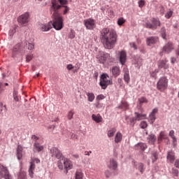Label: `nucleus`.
Returning a JSON list of instances; mask_svg holds the SVG:
<instances>
[{
    "label": "nucleus",
    "mask_w": 179,
    "mask_h": 179,
    "mask_svg": "<svg viewBox=\"0 0 179 179\" xmlns=\"http://www.w3.org/2000/svg\"><path fill=\"white\" fill-rule=\"evenodd\" d=\"M101 40L103 45L108 50H112L117 43V34L114 29L103 28L101 31Z\"/></svg>",
    "instance_id": "1"
},
{
    "label": "nucleus",
    "mask_w": 179,
    "mask_h": 179,
    "mask_svg": "<svg viewBox=\"0 0 179 179\" xmlns=\"http://www.w3.org/2000/svg\"><path fill=\"white\" fill-rule=\"evenodd\" d=\"M65 5H68V0H52L51 6H50V12L52 13L53 16L55 17V22H61V20H64L62 19V16L58 12L62 6H65Z\"/></svg>",
    "instance_id": "2"
},
{
    "label": "nucleus",
    "mask_w": 179,
    "mask_h": 179,
    "mask_svg": "<svg viewBox=\"0 0 179 179\" xmlns=\"http://www.w3.org/2000/svg\"><path fill=\"white\" fill-rule=\"evenodd\" d=\"M52 21L49 22L48 24H41L40 25L41 31H50L52 27H54L55 30H62L64 28V20H60V22L59 21L56 22L54 14L52 15Z\"/></svg>",
    "instance_id": "3"
},
{
    "label": "nucleus",
    "mask_w": 179,
    "mask_h": 179,
    "mask_svg": "<svg viewBox=\"0 0 179 179\" xmlns=\"http://www.w3.org/2000/svg\"><path fill=\"white\" fill-rule=\"evenodd\" d=\"M113 85V80L107 73H103L101 76L99 86L101 89L106 90L108 86Z\"/></svg>",
    "instance_id": "4"
},
{
    "label": "nucleus",
    "mask_w": 179,
    "mask_h": 179,
    "mask_svg": "<svg viewBox=\"0 0 179 179\" xmlns=\"http://www.w3.org/2000/svg\"><path fill=\"white\" fill-rule=\"evenodd\" d=\"M150 22L149 21L145 22L144 24L145 27L146 29H150L151 30H156L157 27H160L162 26V22H160V20L159 18L152 17L151 18Z\"/></svg>",
    "instance_id": "5"
},
{
    "label": "nucleus",
    "mask_w": 179,
    "mask_h": 179,
    "mask_svg": "<svg viewBox=\"0 0 179 179\" xmlns=\"http://www.w3.org/2000/svg\"><path fill=\"white\" fill-rule=\"evenodd\" d=\"M169 86V80L166 77H162L159 78L157 83V89L160 92H164L167 87Z\"/></svg>",
    "instance_id": "6"
},
{
    "label": "nucleus",
    "mask_w": 179,
    "mask_h": 179,
    "mask_svg": "<svg viewBox=\"0 0 179 179\" xmlns=\"http://www.w3.org/2000/svg\"><path fill=\"white\" fill-rule=\"evenodd\" d=\"M34 163L38 164V163H40V159L37 158H34L31 160L29 163L30 166L28 169V173L30 178H34V170H36V164H34Z\"/></svg>",
    "instance_id": "7"
},
{
    "label": "nucleus",
    "mask_w": 179,
    "mask_h": 179,
    "mask_svg": "<svg viewBox=\"0 0 179 179\" xmlns=\"http://www.w3.org/2000/svg\"><path fill=\"white\" fill-rule=\"evenodd\" d=\"M30 17V14L29 13H25L21 15H20L17 18V22L20 24V26H22L24 27L25 26H27V23H29Z\"/></svg>",
    "instance_id": "8"
},
{
    "label": "nucleus",
    "mask_w": 179,
    "mask_h": 179,
    "mask_svg": "<svg viewBox=\"0 0 179 179\" xmlns=\"http://www.w3.org/2000/svg\"><path fill=\"white\" fill-rule=\"evenodd\" d=\"M3 177L5 179H12V176L9 173L8 168L3 165H0V179Z\"/></svg>",
    "instance_id": "9"
},
{
    "label": "nucleus",
    "mask_w": 179,
    "mask_h": 179,
    "mask_svg": "<svg viewBox=\"0 0 179 179\" xmlns=\"http://www.w3.org/2000/svg\"><path fill=\"white\" fill-rule=\"evenodd\" d=\"M50 154L51 157H55V159H62V152L56 147L50 148Z\"/></svg>",
    "instance_id": "10"
},
{
    "label": "nucleus",
    "mask_w": 179,
    "mask_h": 179,
    "mask_svg": "<svg viewBox=\"0 0 179 179\" xmlns=\"http://www.w3.org/2000/svg\"><path fill=\"white\" fill-rule=\"evenodd\" d=\"M96 58L100 64H104L107 59H110V55L104 52H99Z\"/></svg>",
    "instance_id": "11"
},
{
    "label": "nucleus",
    "mask_w": 179,
    "mask_h": 179,
    "mask_svg": "<svg viewBox=\"0 0 179 179\" xmlns=\"http://www.w3.org/2000/svg\"><path fill=\"white\" fill-rule=\"evenodd\" d=\"M84 24L88 30H93V29L96 27V21L92 18H90L84 20Z\"/></svg>",
    "instance_id": "12"
},
{
    "label": "nucleus",
    "mask_w": 179,
    "mask_h": 179,
    "mask_svg": "<svg viewBox=\"0 0 179 179\" xmlns=\"http://www.w3.org/2000/svg\"><path fill=\"white\" fill-rule=\"evenodd\" d=\"M174 50V44L171 42H168L163 48V51L166 54H170Z\"/></svg>",
    "instance_id": "13"
},
{
    "label": "nucleus",
    "mask_w": 179,
    "mask_h": 179,
    "mask_svg": "<svg viewBox=\"0 0 179 179\" xmlns=\"http://www.w3.org/2000/svg\"><path fill=\"white\" fill-rule=\"evenodd\" d=\"M135 117L131 120V122H135V121H141L146 118V114H141L138 112L134 113Z\"/></svg>",
    "instance_id": "14"
},
{
    "label": "nucleus",
    "mask_w": 179,
    "mask_h": 179,
    "mask_svg": "<svg viewBox=\"0 0 179 179\" xmlns=\"http://www.w3.org/2000/svg\"><path fill=\"white\" fill-rule=\"evenodd\" d=\"M159 38L157 36H150L146 39L147 45H153V44H156Z\"/></svg>",
    "instance_id": "15"
},
{
    "label": "nucleus",
    "mask_w": 179,
    "mask_h": 179,
    "mask_svg": "<svg viewBox=\"0 0 179 179\" xmlns=\"http://www.w3.org/2000/svg\"><path fill=\"white\" fill-rule=\"evenodd\" d=\"M120 62L122 65H124L127 62V52L124 50H122L120 52Z\"/></svg>",
    "instance_id": "16"
},
{
    "label": "nucleus",
    "mask_w": 179,
    "mask_h": 179,
    "mask_svg": "<svg viewBox=\"0 0 179 179\" xmlns=\"http://www.w3.org/2000/svg\"><path fill=\"white\" fill-rule=\"evenodd\" d=\"M108 167L111 170H115L118 167V164L117 163V161H115V159H111L109 162Z\"/></svg>",
    "instance_id": "17"
},
{
    "label": "nucleus",
    "mask_w": 179,
    "mask_h": 179,
    "mask_svg": "<svg viewBox=\"0 0 179 179\" xmlns=\"http://www.w3.org/2000/svg\"><path fill=\"white\" fill-rule=\"evenodd\" d=\"M64 166L66 170H71V169L73 167V165L72 164V162L68 159H65L64 160Z\"/></svg>",
    "instance_id": "18"
},
{
    "label": "nucleus",
    "mask_w": 179,
    "mask_h": 179,
    "mask_svg": "<svg viewBox=\"0 0 179 179\" xmlns=\"http://www.w3.org/2000/svg\"><path fill=\"white\" fill-rule=\"evenodd\" d=\"M159 69H169V64H167V60H161L158 64Z\"/></svg>",
    "instance_id": "19"
},
{
    "label": "nucleus",
    "mask_w": 179,
    "mask_h": 179,
    "mask_svg": "<svg viewBox=\"0 0 179 179\" xmlns=\"http://www.w3.org/2000/svg\"><path fill=\"white\" fill-rule=\"evenodd\" d=\"M110 72H112V75L117 78V76H119L121 71L120 70V67L118 66H114L111 69Z\"/></svg>",
    "instance_id": "20"
},
{
    "label": "nucleus",
    "mask_w": 179,
    "mask_h": 179,
    "mask_svg": "<svg viewBox=\"0 0 179 179\" xmlns=\"http://www.w3.org/2000/svg\"><path fill=\"white\" fill-rule=\"evenodd\" d=\"M92 119L93 120V121H95V122H101V121H103V117H101V115H100V114H93L92 115Z\"/></svg>",
    "instance_id": "21"
},
{
    "label": "nucleus",
    "mask_w": 179,
    "mask_h": 179,
    "mask_svg": "<svg viewBox=\"0 0 179 179\" xmlns=\"http://www.w3.org/2000/svg\"><path fill=\"white\" fill-rule=\"evenodd\" d=\"M163 139H166V141H169V136H167V134H166V132L161 131L158 137V142H162Z\"/></svg>",
    "instance_id": "22"
},
{
    "label": "nucleus",
    "mask_w": 179,
    "mask_h": 179,
    "mask_svg": "<svg viewBox=\"0 0 179 179\" xmlns=\"http://www.w3.org/2000/svg\"><path fill=\"white\" fill-rule=\"evenodd\" d=\"M44 149V147L41 145H40V143L36 142L34 144V150L36 152H41V150H43Z\"/></svg>",
    "instance_id": "23"
},
{
    "label": "nucleus",
    "mask_w": 179,
    "mask_h": 179,
    "mask_svg": "<svg viewBox=\"0 0 179 179\" xmlns=\"http://www.w3.org/2000/svg\"><path fill=\"white\" fill-rule=\"evenodd\" d=\"M122 141V134H121V132H117L115 136V143H121Z\"/></svg>",
    "instance_id": "24"
},
{
    "label": "nucleus",
    "mask_w": 179,
    "mask_h": 179,
    "mask_svg": "<svg viewBox=\"0 0 179 179\" xmlns=\"http://www.w3.org/2000/svg\"><path fill=\"white\" fill-rule=\"evenodd\" d=\"M147 148L148 146L146 145V144L143 143H139L136 145V148L140 150H145Z\"/></svg>",
    "instance_id": "25"
},
{
    "label": "nucleus",
    "mask_w": 179,
    "mask_h": 179,
    "mask_svg": "<svg viewBox=\"0 0 179 179\" xmlns=\"http://www.w3.org/2000/svg\"><path fill=\"white\" fill-rule=\"evenodd\" d=\"M167 159L169 161L171 162V163H173V162H174L176 157H174V152L173 151H169L168 152Z\"/></svg>",
    "instance_id": "26"
},
{
    "label": "nucleus",
    "mask_w": 179,
    "mask_h": 179,
    "mask_svg": "<svg viewBox=\"0 0 179 179\" xmlns=\"http://www.w3.org/2000/svg\"><path fill=\"white\" fill-rule=\"evenodd\" d=\"M148 140L150 143L155 145V142H156V136L155 134H150L148 136Z\"/></svg>",
    "instance_id": "27"
},
{
    "label": "nucleus",
    "mask_w": 179,
    "mask_h": 179,
    "mask_svg": "<svg viewBox=\"0 0 179 179\" xmlns=\"http://www.w3.org/2000/svg\"><path fill=\"white\" fill-rule=\"evenodd\" d=\"M24 45L26 48H27V50H29V51H31V50H34V43H31L27 42V41H25Z\"/></svg>",
    "instance_id": "28"
},
{
    "label": "nucleus",
    "mask_w": 179,
    "mask_h": 179,
    "mask_svg": "<svg viewBox=\"0 0 179 179\" xmlns=\"http://www.w3.org/2000/svg\"><path fill=\"white\" fill-rule=\"evenodd\" d=\"M138 103L141 106H142V104H148V103H149V100H148L146 97L142 96L138 99Z\"/></svg>",
    "instance_id": "29"
},
{
    "label": "nucleus",
    "mask_w": 179,
    "mask_h": 179,
    "mask_svg": "<svg viewBox=\"0 0 179 179\" xmlns=\"http://www.w3.org/2000/svg\"><path fill=\"white\" fill-rule=\"evenodd\" d=\"M115 132H117V129L115 128H112L108 131V138H113L114 136Z\"/></svg>",
    "instance_id": "30"
},
{
    "label": "nucleus",
    "mask_w": 179,
    "mask_h": 179,
    "mask_svg": "<svg viewBox=\"0 0 179 179\" xmlns=\"http://www.w3.org/2000/svg\"><path fill=\"white\" fill-rule=\"evenodd\" d=\"M86 94H87V97H88V99H87L88 101H90V103H92V101H94V98H95L94 94H93V93H90V92H87Z\"/></svg>",
    "instance_id": "31"
},
{
    "label": "nucleus",
    "mask_w": 179,
    "mask_h": 179,
    "mask_svg": "<svg viewBox=\"0 0 179 179\" xmlns=\"http://www.w3.org/2000/svg\"><path fill=\"white\" fill-rule=\"evenodd\" d=\"M17 179H27V174L25 171H21L18 174Z\"/></svg>",
    "instance_id": "32"
},
{
    "label": "nucleus",
    "mask_w": 179,
    "mask_h": 179,
    "mask_svg": "<svg viewBox=\"0 0 179 179\" xmlns=\"http://www.w3.org/2000/svg\"><path fill=\"white\" fill-rule=\"evenodd\" d=\"M160 33H161L162 38H164V40H166V37L167 34H166V27H162L161 28Z\"/></svg>",
    "instance_id": "33"
},
{
    "label": "nucleus",
    "mask_w": 179,
    "mask_h": 179,
    "mask_svg": "<svg viewBox=\"0 0 179 179\" xmlns=\"http://www.w3.org/2000/svg\"><path fill=\"white\" fill-rule=\"evenodd\" d=\"M16 33V28H12L8 31L9 38H13V35Z\"/></svg>",
    "instance_id": "34"
},
{
    "label": "nucleus",
    "mask_w": 179,
    "mask_h": 179,
    "mask_svg": "<svg viewBox=\"0 0 179 179\" xmlns=\"http://www.w3.org/2000/svg\"><path fill=\"white\" fill-rule=\"evenodd\" d=\"M8 111V108H6V105L3 106L2 102H0V114H3V111Z\"/></svg>",
    "instance_id": "35"
},
{
    "label": "nucleus",
    "mask_w": 179,
    "mask_h": 179,
    "mask_svg": "<svg viewBox=\"0 0 179 179\" xmlns=\"http://www.w3.org/2000/svg\"><path fill=\"white\" fill-rule=\"evenodd\" d=\"M129 106V105L128 104V103H127L125 101H122V104L119 106V108H122L123 110H127V109H128Z\"/></svg>",
    "instance_id": "36"
},
{
    "label": "nucleus",
    "mask_w": 179,
    "mask_h": 179,
    "mask_svg": "<svg viewBox=\"0 0 179 179\" xmlns=\"http://www.w3.org/2000/svg\"><path fill=\"white\" fill-rule=\"evenodd\" d=\"M126 22L127 20L124 19V17H120L117 20V24L118 26H122V24H124V23H125Z\"/></svg>",
    "instance_id": "37"
},
{
    "label": "nucleus",
    "mask_w": 179,
    "mask_h": 179,
    "mask_svg": "<svg viewBox=\"0 0 179 179\" xmlns=\"http://www.w3.org/2000/svg\"><path fill=\"white\" fill-rule=\"evenodd\" d=\"M83 178V173L80 171H77L76 173V179H82Z\"/></svg>",
    "instance_id": "38"
},
{
    "label": "nucleus",
    "mask_w": 179,
    "mask_h": 179,
    "mask_svg": "<svg viewBox=\"0 0 179 179\" xmlns=\"http://www.w3.org/2000/svg\"><path fill=\"white\" fill-rule=\"evenodd\" d=\"M140 127L142 129H145V128H148V122L146 121H142L140 124Z\"/></svg>",
    "instance_id": "39"
},
{
    "label": "nucleus",
    "mask_w": 179,
    "mask_h": 179,
    "mask_svg": "<svg viewBox=\"0 0 179 179\" xmlns=\"http://www.w3.org/2000/svg\"><path fill=\"white\" fill-rule=\"evenodd\" d=\"M173 10H169L168 11L166 14H165V17L166 19H170V17H171V16H173Z\"/></svg>",
    "instance_id": "40"
},
{
    "label": "nucleus",
    "mask_w": 179,
    "mask_h": 179,
    "mask_svg": "<svg viewBox=\"0 0 179 179\" xmlns=\"http://www.w3.org/2000/svg\"><path fill=\"white\" fill-rule=\"evenodd\" d=\"M13 99L15 101H19V96H17V91H13Z\"/></svg>",
    "instance_id": "41"
},
{
    "label": "nucleus",
    "mask_w": 179,
    "mask_h": 179,
    "mask_svg": "<svg viewBox=\"0 0 179 179\" xmlns=\"http://www.w3.org/2000/svg\"><path fill=\"white\" fill-rule=\"evenodd\" d=\"M150 120L152 122V124H153V122H155V120H156V115H153L152 113L150 114Z\"/></svg>",
    "instance_id": "42"
},
{
    "label": "nucleus",
    "mask_w": 179,
    "mask_h": 179,
    "mask_svg": "<svg viewBox=\"0 0 179 179\" xmlns=\"http://www.w3.org/2000/svg\"><path fill=\"white\" fill-rule=\"evenodd\" d=\"M124 79L127 82V83H129V73H125L124 75Z\"/></svg>",
    "instance_id": "43"
},
{
    "label": "nucleus",
    "mask_w": 179,
    "mask_h": 179,
    "mask_svg": "<svg viewBox=\"0 0 179 179\" xmlns=\"http://www.w3.org/2000/svg\"><path fill=\"white\" fill-rule=\"evenodd\" d=\"M80 63L78 62L76 66H74V68H76V69L74 70V73L78 72L80 69Z\"/></svg>",
    "instance_id": "44"
},
{
    "label": "nucleus",
    "mask_w": 179,
    "mask_h": 179,
    "mask_svg": "<svg viewBox=\"0 0 179 179\" xmlns=\"http://www.w3.org/2000/svg\"><path fill=\"white\" fill-rule=\"evenodd\" d=\"M33 59V55H28L26 56V62H30Z\"/></svg>",
    "instance_id": "45"
},
{
    "label": "nucleus",
    "mask_w": 179,
    "mask_h": 179,
    "mask_svg": "<svg viewBox=\"0 0 179 179\" xmlns=\"http://www.w3.org/2000/svg\"><path fill=\"white\" fill-rule=\"evenodd\" d=\"M67 118H68V120H72V118H73V113L72 110H70V111L68 113Z\"/></svg>",
    "instance_id": "46"
},
{
    "label": "nucleus",
    "mask_w": 179,
    "mask_h": 179,
    "mask_svg": "<svg viewBox=\"0 0 179 179\" xmlns=\"http://www.w3.org/2000/svg\"><path fill=\"white\" fill-rule=\"evenodd\" d=\"M157 73H159V70H158V69H156V70H155L154 71H152V72L150 73V76H151L152 78H156V75H157Z\"/></svg>",
    "instance_id": "47"
},
{
    "label": "nucleus",
    "mask_w": 179,
    "mask_h": 179,
    "mask_svg": "<svg viewBox=\"0 0 179 179\" xmlns=\"http://www.w3.org/2000/svg\"><path fill=\"white\" fill-rule=\"evenodd\" d=\"M138 6L139 8H143L145 6V0H140L138 1Z\"/></svg>",
    "instance_id": "48"
},
{
    "label": "nucleus",
    "mask_w": 179,
    "mask_h": 179,
    "mask_svg": "<svg viewBox=\"0 0 179 179\" xmlns=\"http://www.w3.org/2000/svg\"><path fill=\"white\" fill-rule=\"evenodd\" d=\"M138 170H140L141 173H143V164L139 163L138 166Z\"/></svg>",
    "instance_id": "49"
},
{
    "label": "nucleus",
    "mask_w": 179,
    "mask_h": 179,
    "mask_svg": "<svg viewBox=\"0 0 179 179\" xmlns=\"http://www.w3.org/2000/svg\"><path fill=\"white\" fill-rule=\"evenodd\" d=\"M63 8H65L63 12V15H66V13H68V12H69V7H68L67 6H63Z\"/></svg>",
    "instance_id": "50"
},
{
    "label": "nucleus",
    "mask_w": 179,
    "mask_h": 179,
    "mask_svg": "<svg viewBox=\"0 0 179 179\" xmlns=\"http://www.w3.org/2000/svg\"><path fill=\"white\" fill-rule=\"evenodd\" d=\"M21 45H22L20 43H17V45H15L13 48L14 51H19V49L20 48Z\"/></svg>",
    "instance_id": "51"
},
{
    "label": "nucleus",
    "mask_w": 179,
    "mask_h": 179,
    "mask_svg": "<svg viewBox=\"0 0 179 179\" xmlns=\"http://www.w3.org/2000/svg\"><path fill=\"white\" fill-rule=\"evenodd\" d=\"M69 38H75V32L71 31L69 34Z\"/></svg>",
    "instance_id": "52"
},
{
    "label": "nucleus",
    "mask_w": 179,
    "mask_h": 179,
    "mask_svg": "<svg viewBox=\"0 0 179 179\" xmlns=\"http://www.w3.org/2000/svg\"><path fill=\"white\" fill-rule=\"evenodd\" d=\"M22 152H17V157L18 159V160H20V159H22Z\"/></svg>",
    "instance_id": "53"
},
{
    "label": "nucleus",
    "mask_w": 179,
    "mask_h": 179,
    "mask_svg": "<svg viewBox=\"0 0 179 179\" xmlns=\"http://www.w3.org/2000/svg\"><path fill=\"white\" fill-rule=\"evenodd\" d=\"M169 136H171V138H176V136L174 135V130H171L169 131Z\"/></svg>",
    "instance_id": "54"
},
{
    "label": "nucleus",
    "mask_w": 179,
    "mask_h": 179,
    "mask_svg": "<svg viewBox=\"0 0 179 179\" xmlns=\"http://www.w3.org/2000/svg\"><path fill=\"white\" fill-rule=\"evenodd\" d=\"M31 139L33 141H34V142L36 143V142H37V141H38L39 138L37 136H36V135H32L31 136Z\"/></svg>",
    "instance_id": "55"
},
{
    "label": "nucleus",
    "mask_w": 179,
    "mask_h": 179,
    "mask_svg": "<svg viewBox=\"0 0 179 179\" xmlns=\"http://www.w3.org/2000/svg\"><path fill=\"white\" fill-rule=\"evenodd\" d=\"M73 68H75V66H73V65H72V64H68L66 66V69H68V71H72V69H73Z\"/></svg>",
    "instance_id": "56"
},
{
    "label": "nucleus",
    "mask_w": 179,
    "mask_h": 179,
    "mask_svg": "<svg viewBox=\"0 0 179 179\" xmlns=\"http://www.w3.org/2000/svg\"><path fill=\"white\" fill-rule=\"evenodd\" d=\"M173 139V148H176L177 146V138L176 137L172 138Z\"/></svg>",
    "instance_id": "57"
},
{
    "label": "nucleus",
    "mask_w": 179,
    "mask_h": 179,
    "mask_svg": "<svg viewBox=\"0 0 179 179\" xmlns=\"http://www.w3.org/2000/svg\"><path fill=\"white\" fill-rule=\"evenodd\" d=\"M157 111H159V110L157 108H155L152 110V111L151 112V114L156 115V114H157Z\"/></svg>",
    "instance_id": "58"
},
{
    "label": "nucleus",
    "mask_w": 179,
    "mask_h": 179,
    "mask_svg": "<svg viewBox=\"0 0 179 179\" xmlns=\"http://www.w3.org/2000/svg\"><path fill=\"white\" fill-rule=\"evenodd\" d=\"M97 100H103L104 99V95L100 94L96 96Z\"/></svg>",
    "instance_id": "59"
},
{
    "label": "nucleus",
    "mask_w": 179,
    "mask_h": 179,
    "mask_svg": "<svg viewBox=\"0 0 179 179\" xmlns=\"http://www.w3.org/2000/svg\"><path fill=\"white\" fill-rule=\"evenodd\" d=\"M17 152H23V148L22 145H18L17 148Z\"/></svg>",
    "instance_id": "60"
},
{
    "label": "nucleus",
    "mask_w": 179,
    "mask_h": 179,
    "mask_svg": "<svg viewBox=\"0 0 179 179\" xmlns=\"http://www.w3.org/2000/svg\"><path fill=\"white\" fill-rule=\"evenodd\" d=\"M58 168L59 169V170H62V169H64V166L62 165V163L61 162H58Z\"/></svg>",
    "instance_id": "61"
},
{
    "label": "nucleus",
    "mask_w": 179,
    "mask_h": 179,
    "mask_svg": "<svg viewBox=\"0 0 179 179\" xmlns=\"http://www.w3.org/2000/svg\"><path fill=\"white\" fill-rule=\"evenodd\" d=\"M105 176H106V177H107V178H108V177H110V176H111V173H110L109 171H106Z\"/></svg>",
    "instance_id": "62"
},
{
    "label": "nucleus",
    "mask_w": 179,
    "mask_h": 179,
    "mask_svg": "<svg viewBox=\"0 0 179 179\" xmlns=\"http://www.w3.org/2000/svg\"><path fill=\"white\" fill-rule=\"evenodd\" d=\"M175 166L179 169V160L178 159H176V162H175Z\"/></svg>",
    "instance_id": "63"
},
{
    "label": "nucleus",
    "mask_w": 179,
    "mask_h": 179,
    "mask_svg": "<svg viewBox=\"0 0 179 179\" xmlns=\"http://www.w3.org/2000/svg\"><path fill=\"white\" fill-rule=\"evenodd\" d=\"M72 156H73V157H74V159H79V155H78V154H74Z\"/></svg>",
    "instance_id": "64"
}]
</instances>
